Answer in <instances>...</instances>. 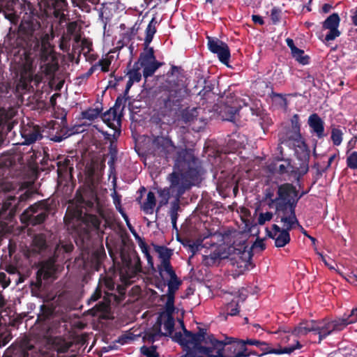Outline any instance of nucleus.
Instances as JSON below:
<instances>
[{
    "mask_svg": "<svg viewBox=\"0 0 357 357\" xmlns=\"http://www.w3.org/2000/svg\"><path fill=\"white\" fill-rule=\"evenodd\" d=\"M174 169L176 171H174L168 176L169 187L158 191L161 199L156 208V213L160 207L168 203L170 197H181L199 181L202 166L199 160L195 156L193 149H181L177 151L174 158Z\"/></svg>",
    "mask_w": 357,
    "mask_h": 357,
    "instance_id": "nucleus-1",
    "label": "nucleus"
},
{
    "mask_svg": "<svg viewBox=\"0 0 357 357\" xmlns=\"http://www.w3.org/2000/svg\"><path fill=\"white\" fill-rule=\"evenodd\" d=\"M49 35L43 32L40 22L29 17L22 20L17 31V40L20 45L29 54L40 52V59L44 62V73L53 76L59 70L58 59L53 54L49 42Z\"/></svg>",
    "mask_w": 357,
    "mask_h": 357,
    "instance_id": "nucleus-2",
    "label": "nucleus"
},
{
    "mask_svg": "<svg viewBox=\"0 0 357 357\" xmlns=\"http://www.w3.org/2000/svg\"><path fill=\"white\" fill-rule=\"evenodd\" d=\"M206 329L199 328L197 333H192L184 328V334L176 332L172 340L186 348V353L182 357H211L212 345L210 344Z\"/></svg>",
    "mask_w": 357,
    "mask_h": 357,
    "instance_id": "nucleus-3",
    "label": "nucleus"
},
{
    "mask_svg": "<svg viewBox=\"0 0 357 357\" xmlns=\"http://www.w3.org/2000/svg\"><path fill=\"white\" fill-rule=\"evenodd\" d=\"M101 222L97 215L77 211L72 229L75 242L80 250L89 252L92 246V232L100 230Z\"/></svg>",
    "mask_w": 357,
    "mask_h": 357,
    "instance_id": "nucleus-4",
    "label": "nucleus"
},
{
    "mask_svg": "<svg viewBox=\"0 0 357 357\" xmlns=\"http://www.w3.org/2000/svg\"><path fill=\"white\" fill-rule=\"evenodd\" d=\"M252 255L247 250V246L245 243H239L236 245L235 242L228 245L227 249L225 248H218L208 255L202 256V264L206 266L214 265L218 260L223 259H229L233 265H236L238 268H243V270L249 268L251 265Z\"/></svg>",
    "mask_w": 357,
    "mask_h": 357,
    "instance_id": "nucleus-5",
    "label": "nucleus"
},
{
    "mask_svg": "<svg viewBox=\"0 0 357 357\" xmlns=\"http://www.w3.org/2000/svg\"><path fill=\"white\" fill-rule=\"evenodd\" d=\"M296 188L292 183H284L277 185L275 214L278 217L297 218L296 215V203L295 196Z\"/></svg>",
    "mask_w": 357,
    "mask_h": 357,
    "instance_id": "nucleus-6",
    "label": "nucleus"
},
{
    "mask_svg": "<svg viewBox=\"0 0 357 357\" xmlns=\"http://www.w3.org/2000/svg\"><path fill=\"white\" fill-rule=\"evenodd\" d=\"M185 90L174 89L163 85L156 95L155 107L165 115H172L181 105L185 96Z\"/></svg>",
    "mask_w": 357,
    "mask_h": 357,
    "instance_id": "nucleus-7",
    "label": "nucleus"
},
{
    "mask_svg": "<svg viewBox=\"0 0 357 357\" xmlns=\"http://www.w3.org/2000/svg\"><path fill=\"white\" fill-rule=\"evenodd\" d=\"M212 345L213 352L211 357H242L245 356L244 340H235L232 337H226L225 340H218L211 336L209 337Z\"/></svg>",
    "mask_w": 357,
    "mask_h": 357,
    "instance_id": "nucleus-8",
    "label": "nucleus"
},
{
    "mask_svg": "<svg viewBox=\"0 0 357 357\" xmlns=\"http://www.w3.org/2000/svg\"><path fill=\"white\" fill-rule=\"evenodd\" d=\"M176 146L168 135L164 132L158 133L155 129L151 135V142L149 146V153L154 157L169 160L176 150Z\"/></svg>",
    "mask_w": 357,
    "mask_h": 357,
    "instance_id": "nucleus-9",
    "label": "nucleus"
},
{
    "mask_svg": "<svg viewBox=\"0 0 357 357\" xmlns=\"http://www.w3.org/2000/svg\"><path fill=\"white\" fill-rule=\"evenodd\" d=\"M51 211L47 200L39 201L27 208L21 215L22 222L32 226L41 225L48 218Z\"/></svg>",
    "mask_w": 357,
    "mask_h": 357,
    "instance_id": "nucleus-10",
    "label": "nucleus"
},
{
    "mask_svg": "<svg viewBox=\"0 0 357 357\" xmlns=\"http://www.w3.org/2000/svg\"><path fill=\"white\" fill-rule=\"evenodd\" d=\"M344 321L336 318L333 320L323 319L320 320H314V333L319 335L320 343L333 333L341 331L344 329L345 324Z\"/></svg>",
    "mask_w": 357,
    "mask_h": 357,
    "instance_id": "nucleus-11",
    "label": "nucleus"
},
{
    "mask_svg": "<svg viewBox=\"0 0 357 357\" xmlns=\"http://www.w3.org/2000/svg\"><path fill=\"white\" fill-rule=\"evenodd\" d=\"M280 222L284 223L285 227L278 234H273L266 229L267 236L275 240V246L276 248H283L287 245L290 241L291 237L289 231H291L295 225H299V222L297 218H287V216H280Z\"/></svg>",
    "mask_w": 357,
    "mask_h": 357,
    "instance_id": "nucleus-12",
    "label": "nucleus"
},
{
    "mask_svg": "<svg viewBox=\"0 0 357 357\" xmlns=\"http://www.w3.org/2000/svg\"><path fill=\"white\" fill-rule=\"evenodd\" d=\"M282 143L292 144L295 149V154L297 158L302 161L300 174H305L309 170L308 163L310 158V150L303 137L301 136L290 139H284Z\"/></svg>",
    "mask_w": 357,
    "mask_h": 357,
    "instance_id": "nucleus-13",
    "label": "nucleus"
},
{
    "mask_svg": "<svg viewBox=\"0 0 357 357\" xmlns=\"http://www.w3.org/2000/svg\"><path fill=\"white\" fill-rule=\"evenodd\" d=\"M57 257L54 253L50 256L47 259L40 262V267L36 273V287H40L42 286V280H48L54 278L55 275L58 270L56 261Z\"/></svg>",
    "mask_w": 357,
    "mask_h": 357,
    "instance_id": "nucleus-14",
    "label": "nucleus"
},
{
    "mask_svg": "<svg viewBox=\"0 0 357 357\" xmlns=\"http://www.w3.org/2000/svg\"><path fill=\"white\" fill-rule=\"evenodd\" d=\"M207 46L210 52L217 54L220 61L228 66L231 56L228 45L215 37L207 36Z\"/></svg>",
    "mask_w": 357,
    "mask_h": 357,
    "instance_id": "nucleus-15",
    "label": "nucleus"
},
{
    "mask_svg": "<svg viewBox=\"0 0 357 357\" xmlns=\"http://www.w3.org/2000/svg\"><path fill=\"white\" fill-rule=\"evenodd\" d=\"M185 72L181 66H172L167 73V79L164 85L174 89L185 90Z\"/></svg>",
    "mask_w": 357,
    "mask_h": 357,
    "instance_id": "nucleus-16",
    "label": "nucleus"
},
{
    "mask_svg": "<svg viewBox=\"0 0 357 357\" xmlns=\"http://www.w3.org/2000/svg\"><path fill=\"white\" fill-rule=\"evenodd\" d=\"M120 257L123 265V271L126 274H137L142 271L141 261L136 254H130L122 250Z\"/></svg>",
    "mask_w": 357,
    "mask_h": 357,
    "instance_id": "nucleus-17",
    "label": "nucleus"
},
{
    "mask_svg": "<svg viewBox=\"0 0 357 357\" xmlns=\"http://www.w3.org/2000/svg\"><path fill=\"white\" fill-rule=\"evenodd\" d=\"M340 22V17L339 15L334 13L329 15L323 22L322 29L324 30H328V33L325 36V40L328 42L334 40L339 37L341 34L340 31L338 29Z\"/></svg>",
    "mask_w": 357,
    "mask_h": 357,
    "instance_id": "nucleus-18",
    "label": "nucleus"
},
{
    "mask_svg": "<svg viewBox=\"0 0 357 357\" xmlns=\"http://www.w3.org/2000/svg\"><path fill=\"white\" fill-rule=\"evenodd\" d=\"M20 133L24 139V142H22L23 145L32 144L43 138L40 127L38 125H35L33 123H28L26 125H23L21 128Z\"/></svg>",
    "mask_w": 357,
    "mask_h": 357,
    "instance_id": "nucleus-19",
    "label": "nucleus"
},
{
    "mask_svg": "<svg viewBox=\"0 0 357 357\" xmlns=\"http://www.w3.org/2000/svg\"><path fill=\"white\" fill-rule=\"evenodd\" d=\"M238 99L227 97L225 102L220 105L219 114L225 121H233L241 105Z\"/></svg>",
    "mask_w": 357,
    "mask_h": 357,
    "instance_id": "nucleus-20",
    "label": "nucleus"
},
{
    "mask_svg": "<svg viewBox=\"0 0 357 357\" xmlns=\"http://www.w3.org/2000/svg\"><path fill=\"white\" fill-rule=\"evenodd\" d=\"M75 199L81 206L90 209L94 207L98 199L96 192L90 186L82 190L78 189L76 191Z\"/></svg>",
    "mask_w": 357,
    "mask_h": 357,
    "instance_id": "nucleus-21",
    "label": "nucleus"
},
{
    "mask_svg": "<svg viewBox=\"0 0 357 357\" xmlns=\"http://www.w3.org/2000/svg\"><path fill=\"white\" fill-rule=\"evenodd\" d=\"M155 252L158 254L159 258L161 259V264L158 266V269L160 277L163 279V271L173 269L170 262L171 257L173 255V250L165 245H153Z\"/></svg>",
    "mask_w": 357,
    "mask_h": 357,
    "instance_id": "nucleus-22",
    "label": "nucleus"
},
{
    "mask_svg": "<svg viewBox=\"0 0 357 357\" xmlns=\"http://www.w3.org/2000/svg\"><path fill=\"white\" fill-rule=\"evenodd\" d=\"M172 116V115H165L164 113L161 112L158 108L155 107V113L150 119L151 135L153 134L155 129L158 132V133L164 132V126L167 125L165 120H167L169 122V120L168 118Z\"/></svg>",
    "mask_w": 357,
    "mask_h": 357,
    "instance_id": "nucleus-23",
    "label": "nucleus"
},
{
    "mask_svg": "<svg viewBox=\"0 0 357 357\" xmlns=\"http://www.w3.org/2000/svg\"><path fill=\"white\" fill-rule=\"evenodd\" d=\"M80 128V126H75L70 128L65 127L61 128L60 125H58L55 133L54 129H53L52 132L50 134V139L53 142H60L72 135L78 133Z\"/></svg>",
    "mask_w": 357,
    "mask_h": 357,
    "instance_id": "nucleus-24",
    "label": "nucleus"
},
{
    "mask_svg": "<svg viewBox=\"0 0 357 357\" xmlns=\"http://www.w3.org/2000/svg\"><path fill=\"white\" fill-rule=\"evenodd\" d=\"M307 123L318 139H322L326 136L324 133V121L317 113L310 115Z\"/></svg>",
    "mask_w": 357,
    "mask_h": 357,
    "instance_id": "nucleus-25",
    "label": "nucleus"
},
{
    "mask_svg": "<svg viewBox=\"0 0 357 357\" xmlns=\"http://www.w3.org/2000/svg\"><path fill=\"white\" fill-rule=\"evenodd\" d=\"M101 119L107 126L112 128L114 131L115 129H120L121 127V116L114 108H109L107 111L101 114Z\"/></svg>",
    "mask_w": 357,
    "mask_h": 357,
    "instance_id": "nucleus-26",
    "label": "nucleus"
},
{
    "mask_svg": "<svg viewBox=\"0 0 357 357\" xmlns=\"http://www.w3.org/2000/svg\"><path fill=\"white\" fill-rule=\"evenodd\" d=\"M33 250L34 252L40 255L52 252V248L47 245L44 234H40L34 236L33 239Z\"/></svg>",
    "mask_w": 357,
    "mask_h": 357,
    "instance_id": "nucleus-27",
    "label": "nucleus"
},
{
    "mask_svg": "<svg viewBox=\"0 0 357 357\" xmlns=\"http://www.w3.org/2000/svg\"><path fill=\"white\" fill-rule=\"evenodd\" d=\"M314 320H304L302 321L298 326L294 328L291 331H288L293 335L300 337L305 335L310 332L314 333Z\"/></svg>",
    "mask_w": 357,
    "mask_h": 357,
    "instance_id": "nucleus-28",
    "label": "nucleus"
},
{
    "mask_svg": "<svg viewBox=\"0 0 357 357\" xmlns=\"http://www.w3.org/2000/svg\"><path fill=\"white\" fill-rule=\"evenodd\" d=\"M155 61L157 60L154 54L153 48L144 46V51L140 53L138 61L135 63V66L139 65V67H141Z\"/></svg>",
    "mask_w": 357,
    "mask_h": 357,
    "instance_id": "nucleus-29",
    "label": "nucleus"
},
{
    "mask_svg": "<svg viewBox=\"0 0 357 357\" xmlns=\"http://www.w3.org/2000/svg\"><path fill=\"white\" fill-rule=\"evenodd\" d=\"M3 357H29V349L22 345H11L3 354Z\"/></svg>",
    "mask_w": 357,
    "mask_h": 357,
    "instance_id": "nucleus-30",
    "label": "nucleus"
},
{
    "mask_svg": "<svg viewBox=\"0 0 357 357\" xmlns=\"http://www.w3.org/2000/svg\"><path fill=\"white\" fill-rule=\"evenodd\" d=\"M291 131L287 134L286 139H290L302 136L301 132L300 116L298 114H295L290 119Z\"/></svg>",
    "mask_w": 357,
    "mask_h": 357,
    "instance_id": "nucleus-31",
    "label": "nucleus"
},
{
    "mask_svg": "<svg viewBox=\"0 0 357 357\" xmlns=\"http://www.w3.org/2000/svg\"><path fill=\"white\" fill-rule=\"evenodd\" d=\"M156 206V199L155 194L149 191L147 194L146 201L142 204L141 209L147 215L153 214L154 208Z\"/></svg>",
    "mask_w": 357,
    "mask_h": 357,
    "instance_id": "nucleus-32",
    "label": "nucleus"
},
{
    "mask_svg": "<svg viewBox=\"0 0 357 357\" xmlns=\"http://www.w3.org/2000/svg\"><path fill=\"white\" fill-rule=\"evenodd\" d=\"M58 167L57 173L59 176L66 174L67 173L72 174L73 171V163L72 159L68 157L64 158L63 160H59L56 162Z\"/></svg>",
    "mask_w": 357,
    "mask_h": 357,
    "instance_id": "nucleus-33",
    "label": "nucleus"
},
{
    "mask_svg": "<svg viewBox=\"0 0 357 357\" xmlns=\"http://www.w3.org/2000/svg\"><path fill=\"white\" fill-rule=\"evenodd\" d=\"M199 112L197 107L185 108L181 113V120L185 123H190L198 116Z\"/></svg>",
    "mask_w": 357,
    "mask_h": 357,
    "instance_id": "nucleus-34",
    "label": "nucleus"
},
{
    "mask_svg": "<svg viewBox=\"0 0 357 357\" xmlns=\"http://www.w3.org/2000/svg\"><path fill=\"white\" fill-rule=\"evenodd\" d=\"M158 24V21L155 17H153L151 20L149 22L146 29V36L144 38V45L145 47L149 46V44L151 43L153 36L156 32V24Z\"/></svg>",
    "mask_w": 357,
    "mask_h": 357,
    "instance_id": "nucleus-35",
    "label": "nucleus"
},
{
    "mask_svg": "<svg viewBox=\"0 0 357 357\" xmlns=\"http://www.w3.org/2000/svg\"><path fill=\"white\" fill-rule=\"evenodd\" d=\"M52 344L58 354L67 353L70 348L73 346L72 342H66L65 340L61 337H55L53 340Z\"/></svg>",
    "mask_w": 357,
    "mask_h": 357,
    "instance_id": "nucleus-36",
    "label": "nucleus"
},
{
    "mask_svg": "<svg viewBox=\"0 0 357 357\" xmlns=\"http://www.w3.org/2000/svg\"><path fill=\"white\" fill-rule=\"evenodd\" d=\"M277 191V185L274 187L273 185L269 186L264 189V201H267V204L269 208H272L273 206H276V202H274L275 199V194Z\"/></svg>",
    "mask_w": 357,
    "mask_h": 357,
    "instance_id": "nucleus-37",
    "label": "nucleus"
},
{
    "mask_svg": "<svg viewBox=\"0 0 357 357\" xmlns=\"http://www.w3.org/2000/svg\"><path fill=\"white\" fill-rule=\"evenodd\" d=\"M331 139L333 142L334 146H340L343 140V132L340 128V126H336L335 125L331 126Z\"/></svg>",
    "mask_w": 357,
    "mask_h": 357,
    "instance_id": "nucleus-38",
    "label": "nucleus"
},
{
    "mask_svg": "<svg viewBox=\"0 0 357 357\" xmlns=\"http://www.w3.org/2000/svg\"><path fill=\"white\" fill-rule=\"evenodd\" d=\"M239 313L238 301L232 300L228 303L224 307V314L225 319L227 316H236Z\"/></svg>",
    "mask_w": 357,
    "mask_h": 357,
    "instance_id": "nucleus-39",
    "label": "nucleus"
},
{
    "mask_svg": "<svg viewBox=\"0 0 357 357\" xmlns=\"http://www.w3.org/2000/svg\"><path fill=\"white\" fill-rule=\"evenodd\" d=\"M162 63L158 61H153L147 65L141 66L143 68V76L146 79L149 77H151L155 72L162 66Z\"/></svg>",
    "mask_w": 357,
    "mask_h": 357,
    "instance_id": "nucleus-40",
    "label": "nucleus"
},
{
    "mask_svg": "<svg viewBox=\"0 0 357 357\" xmlns=\"http://www.w3.org/2000/svg\"><path fill=\"white\" fill-rule=\"evenodd\" d=\"M105 257L106 253L102 245L96 248L91 253V259L97 266H100Z\"/></svg>",
    "mask_w": 357,
    "mask_h": 357,
    "instance_id": "nucleus-41",
    "label": "nucleus"
},
{
    "mask_svg": "<svg viewBox=\"0 0 357 357\" xmlns=\"http://www.w3.org/2000/svg\"><path fill=\"white\" fill-rule=\"evenodd\" d=\"M165 272L169 276V280L167 282L168 288L178 289L182 284V281L177 277L174 270L171 269Z\"/></svg>",
    "mask_w": 357,
    "mask_h": 357,
    "instance_id": "nucleus-42",
    "label": "nucleus"
},
{
    "mask_svg": "<svg viewBox=\"0 0 357 357\" xmlns=\"http://www.w3.org/2000/svg\"><path fill=\"white\" fill-rule=\"evenodd\" d=\"M102 108H89L86 110L82 111L81 113L82 117L84 119L93 121L98 118L102 112Z\"/></svg>",
    "mask_w": 357,
    "mask_h": 357,
    "instance_id": "nucleus-43",
    "label": "nucleus"
},
{
    "mask_svg": "<svg viewBox=\"0 0 357 357\" xmlns=\"http://www.w3.org/2000/svg\"><path fill=\"white\" fill-rule=\"evenodd\" d=\"M164 313H160L158 317L157 318V320L155 323V324L148 330L150 331L152 333H153L156 337H163V336H167V333H165L162 332L161 331V326L162 325V317H163Z\"/></svg>",
    "mask_w": 357,
    "mask_h": 357,
    "instance_id": "nucleus-44",
    "label": "nucleus"
},
{
    "mask_svg": "<svg viewBox=\"0 0 357 357\" xmlns=\"http://www.w3.org/2000/svg\"><path fill=\"white\" fill-rule=\"evenodd\" d=\"M73 245L71 243L61 244L59 243L55 246L53 253L59 258L61 254L70 253L73 250Z\"/></svg>",
    "mask_w": 357,
    "mask_h": 357,
    "instance_id": "nucleus-45",
    "label": "nucleus"
},
{
    "mask_svg": "<svg viewBox=\"0 0 357 357\" xmlns=\"http://www.w3.org/2000/svg\"><path fill=\"white\" fill-rule=\"evenodd\" d=\"M121 134V129H115L112 134V139L109 146V155L117 156L116 141Z\"/></svg>",
    "mask_w": 357,
    "mask_h": 357,
    "instance_id": "nucleus-46",
    "label": "nucleus"
},
{
    "mask_svg": "<svg viewBox=\"0 0 357 357\" xmlns=\"http://www.w3.org/2000/svg\"><path fill=\"white\" fill-rule=\"evenodd\" d=\"M302 347V345L299 342V341H296V344L295 345L289 346V347H285L284 348L280 349H275V351H273V354H290L292 352H294L296 349H299Z\"/></svg>",
    "mask_w": 357,
    "mask_h": 357,
    "instance_id": "nucleus-47",
    "label": "nucleus"
},
{
    "mask_svg": "<svg viewBox=\"0 0 357 357\" xmlns=\"http://www.w3.org/2000/svg\"><path fill=\"white\" fill-rule=\"evenodd\" d=\"M278 161H282L283 163L279 165L276 167V172L280 174H284L286 173H288L289 171L292 172L293 170H291L292 168L291 165V162L289 160H284L283 158H278Z\"/></svg>",
    "mask_w": 357,
    "mask_h": 357,
    "instance_id": "nucleus-48",
    "label": "nucleus"
},
{
    "mask_svg": "<svg viewBox=\"0 0 357 357\" xmlns=\"http://www.w3.org/2000/svg\"><path fill=\"white\" fill-rule=\"evenodd\" d=\"M17 200L15 197H10L3 204L2 210L9 211V215H13L16 210V204H13Z\"/></svg>",
    "mask_w": 357,
    "mask_h": 357,
    "instance_id": "nucleus-49",
    "label": "nucleus"
},
{
    "mask_svg": "<svg viewBox=\"0 0 357 357\" xmlns=\"http://www.w3.org/2000/svg\"><path fill=\"white\" fill-rule=\"evenodd\" d=\"M338 319L344 321L343 322L345 324L344 328L349 324L355 323L357 321V307L353 308L351 311V313L348 316L344 315L342 317H339Z\"/></svg>",
    "mask_w": 357,
    "mask_h": 357,
    "instance_id": "nucleus-50",
    "label": "nucleus"
},
{
    "mask_svg": "<svg viewBox=\"0 0 357 357\" xmlns=\"http://www.w3.org/2000/svg\"><path fill=\"white\" fill-rule=\"evenodd\" d=\"M140 351L146 357H160L156 345H151L150 347L143 346L140 348Z\"/></svg>",
    "mask_w": 357,
    "mask_h": 357,
    "instance_id": "nucleus-51",
    "label": "nucleus"
},
{
    "mask_svg": "<svg viewBox=\"0 0 357 357\" xmlns=\"http://www.w3.org/2000/svg\"><path fill=\"white\" fill-rule=\"evenodd\" d=\"M140 68L139 66H133V68L128 72L129 79L134 82H139L142 79V74L139 72Z\"/></svg>",
    "mask_w": 357,
    "mask_h": 357,
    "instance_id": "nucleus-52",
    "label": "nucleus"
},
{
    "mask_svg": "<svg viewBox=\"0 0 357 357\" xmlns=\"http://www.w3.org/2000/svg\"><path fill=\"white\" fill-rule=\"evenodd\" d=\"M166 319L164 321V328L166 331L167 336H171L174 331L175 321L174 317H165Z\"/></svg>",
    "mask_w": 357,
    "mask_h": 357,
    "instance_id": "nucleus-53",
    "label": "nucleus"
},
{
    "mask_svg": "<svg viewBox=\"0 0 357 357\" xmlns=\"http://www.w3.org/2000/svg\"><path fill=\"white\" fill-rule=\"evenodd\" d=\"M111 63L112 61L109 58H105L100 59L93 65L96 66V69L100 68L102 72L107 73L109 70Z\"/></svg>",
    "mask_w": 357,
    "mask_h": 357,
    "instance_id": "nucleus-54",
    "label": "nucleus"
},
{
    "mask_svg": "<svg viewBox=\"0 0 357 357\" xmlns=\"http://www.w3.org/2000/svg\"><path fill=\"white\" fill-rule=\"evenodd\" d=\"M301 53L294 52L292 54L293 57L301 64L307 65L310 62V56L307 54H305V52L303 50H301Z\"/></svg>",
    "mask_w": 357,
    "mask_h": 357,
    "instance_id": "nucleus-55",
    "label": "nucleus"
},
{
    "mask_svg": "<svg viewBox=\"0 0 357 357\" xmlns=\"http://www.w3.org/2000/svg\"><path fill=\"white\" fill-rule=\"evenodd\" d=\"M15 164V161L10 155L0 157V169H8Z\"/></svg>",
    "mask_w": 357,
    "mask_h": 357,
    "instance_id": "nucleus-56",
    "label": "nucleus"
},
{
    "mask_svg": "<svg viewBox=\"0 0 357 357\" xmlns=\"http://www.w3.org/2000/svg\"><path fill=\"white\" fill-rule=\"evenodd\" d=\"M282 10L278 7H273L271 10V20L273 24H278L281 20Z\"/></svg>",
    "mask_w": 357,
    "mask_h": 357,
    "instance_id": "nucleus-57",
    "label": "nucleus"
},
{
    "mask_svg": "<svg viewBox=\"0 0 357 357\" xmlns=\"http://www.w3.org/2000/svg\"><path fill=\"white\" fill-rule=\"evenodd\" d=\"M174 300H169L167 299V302L165 303V312H163L164 317H173V314L175 311V306H174Z\"/></svg>",
    "mask_w": 357,
    "mask_h": 357,
    "instance_id": "nucleus-58",
    "label": "nucleus"
},
{
    "mask_svg": "<svg viewBox=\"0 0 357 357\" xmlns=\"http://www.w3.org/2000/svg\"><path fill=\"white\" fill-rule=\"evenodd\" d=\"M347 165L351 169H357V151L352 152L347 157Z\"/></svg>",
    "mask_w": 357,
    "mask_h": 357,
    "instance_id": "nucleus-59",
    "label": "nucleus"
},
{
    "mask_svg": "<svg viewBox=\"0 0 357 357\" xmlns=\"http://www.w3.org/2000/svg\"><path fill=\"white\" fill-rule=\"evenodd\" d=\"M3 15L6 19L10 21L12 24H17L19 21V16L13 10H3Z\"/></svg>",
    "mask_w": 357,
    "mask_h": 357,
    "instance_id": "nucleus-60",
    "label": "nucleus"
},
{
    "mask_svg": "<svg viewBox=\"0 0 357 357\" xmlns=\"http://www.w3.org/2000/svg\"><path fill=\"white\" fill-rule=\"evenodd\" d=\"M55 10L59 11H65L67 10V0H51Z\"/></svg>",
    "mask_w": 357,
    "mask_h": 357,
    "instance_id": "nucleus-61",
    "label": "nucleus"
},
{
    "mask_svg": "<svg viewBox=\"0 0 357 357\" xmlns=\"http://www.w3.org/2000/svg\"><path fill=\"white\" fill-rule=\"evenodd\" d=\"M98 167V163L93 161L91 162V164L86 165V173L89 178H93L94 177Z\"/></svg>",
    "mask_w": 357,
    "mask_h": 357,
    "instance_id": "nucleus-62",
    "label": "nucleus"
},
{
    "mask_svg": "<svg viewBox=\"0 0 357 357\" xmlns=\"http://www.w3.org/2000/svg\"><path fill=\"white\" fill-rule=\"evenodd\" d=\"M128 99V97L121 96H118L116 99L114 106L112 108H114L115 110L118 112L121 105H123L122 109L124 108L125 104Z\"/></svg>",
    "mask_w": 357,
    "mask_h": 357,
    "instance_id": "nucleus-63",
    "label": "nucleus"
},
{
    "mask_svg": "<svg viewBox=\"0 0 357 357\" xmlns=\"http://www.w3.org/2000/svg\"><path fill=\"white\" fill-rule=\"evenodd\" d=\"M273 218L271 212L261 213L258 218V224L263 225L266 221H270Z\"/></svg>",
    "mask_w": 357,
    "mask_h": 357,
    "instance_id": "nucleus-64",
    "label": "nucleus"
}]
</instances>
